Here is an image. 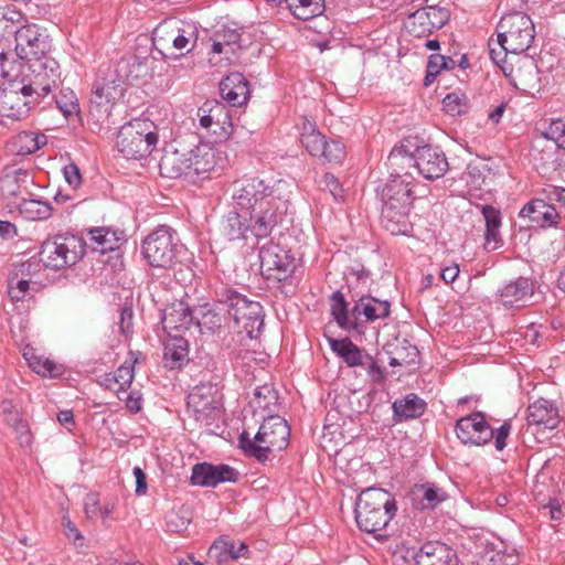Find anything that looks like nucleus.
<instances>
[{"label":"nucleus","mask_w":565,"mask_h":565,"mask_svg":"<svg viewBox=\"0 0 565 565\" xmlns=\"http://www.w3.org/2000/svg\"><path fill=\"white\" fill-rule=\"evenodd\" d=\"M216 164V151L210 143H201L192 149L169 145L163 149L159 161L163 178L178 179L210 172Z\"/></svg>","instance_id":"obj_1"},{"label":"nucleus","mask_w":565,"mask_h":565,"mask_svg":"<svg viewBox=\"0 0 565 565\" xmlns=\"http://www.w3.org/2000/svg\"><path fill=\"white\" fill-rule=\"evenodd\" d=\"M396 512V503L390 492L381 488H369L358 497L355 519L360 530L374 534L376 539L387 537L382 532Z\"/></svg>","instance_id":"obj_2"},{"label":"nucleus","mask_w":565,"mask_h":565,"mask_svg":"<svg viewBox=\"0 0 565 565\" xmlns=\"http://www.w3.org/2000/svg\"><path fill=\"white\" fill-rule=\"evenodd\" d=\"M218 306L234 321L238 333H245L249 339H256L264 328V309L258 301L231 288L218 290Z\"/></svg>","instance_id":"obj_3"},{"label":"nucleus","mask_w":565,"mask_h":565,"mask_svg":"<svg viewBox=\"0 0 565 565\" xmlns=\"http://www.w3.org/2000/svg\"><path fill=\"white\" fill-rule=\"evenodd\" d=\"M289 436L287 422L280 416H269L264 419L254 438L244 430L239 436V446L258 461H265L270 452L284 450L288 446Z\"/></svg>","instance_id":"obj_4"},{"label":"nucleus","mask_w":565,"mask_h":565,"mask_svg":"<svg viewBox=\"0 0 565 565\" xmlns=\"http://www.w3.org/2000/svg\"><path fill=\"white\" fill-rule=\"evenodd\" d=\"M158 141L157 125L146 118H136L119 129L116 146L124 157L137 160L149 156Z\"/></svg>","instance_id":"obj_5"},{"label":"nucleus","mask_w":565,"mask_h":565,"mask_svg":"<svg viewBox=\"0 0 565 565\" xmlns=\"http://www.w3.org/2000/svg\"><path fill=\"white\" fill-rule=\"evenodd\" d=\"M534 35L531 18L522 12H512L502 17L497 25V46L518 55L530 49Z\"/></svg>","instance_id":"obj_6"},{"label":"nucleus","mask_w":565,"mask_h":565,"mask_svg":"<svg viewBox=\"0 0 565 565\" xmlns=\"http://www.w3.org/2000/svg\"><path fill=\"white\" fill-rule=\"evenodd\" d=\"M85 254L82 237L63 233L49 236L41 246L40 260L50 268L63 269L75 265Z\"/></svg>","instance_id":"obj_7"},{"label":"nucleus","mask_w":565,"mask_h":565,"mask_svg":"<svg viewBox=\"0 0 565 565\" xmlns=\"http://www.w3.org/2000/svg\"><path fill=\"white\" fill-rule=\"evenodd\" d=\"M184 248L175 232L168 226H159L142 242V254L147 262L159 268H170L179 262Z\"/></svg>","instance_id":"obj_8"},{"label":"nucleus","mask_w":565,"mask_h":565,"mask_svg":"<svg viewBox=\"0 0 565 565\" xmlns=\"http://www.w3.org/2000/svg\"><path fill=\"white\" fill-rule=\"evenodd\" d=\"M398 158H407L409 161L414 159L418 172L427 180L444 177L449 168L444 151L431 145L417 147L415 153H412L405 145L396 146L390 152L388 160L394 163Z\"/></svg>","instance_id":"obj_9"},{"label":"nucleus","mask_w":565,"mask_h":565,"mask_svg":"<svg viewBox=\"0 0 565 565\" xmlns=\"http://www.w3.org/2000/svg\"><path fill=\"white\" fill-rule=\"evenodd\" d=\"M290 188L269 195L267 201L256 205L249 212L250 233L257 237H266L279 224L288 211Z\"/></svg>","instance_id":"obj_10"},{"label":"nucleus","mask_w":565,"mask_h":565,"mask_svg":"<svg viewBox=\"0 0 565 565\" xmlns=\"http://www.w3.org/2000/svg\"><path fill=\"white\" fill-rule=\"evenodd\" d=\"M60 81V66L54 58L44 57L25 62L21 82L32 95L38 97L39 102L41 97L47 96L52 89L56 88Z\"/></svg>","instance_id":"obj_11"},{"label":"nucleus","mask_w":565,"mask_h":565,"mask_svg":"<svg viewBox=\"0 0 565 565\" xmlns=\"http://www.w3.org/2000/svg\"><path fill=\"white\" fill-rule=\"evenodd\" d=\"M125 89L124 79L114 71L98 77L93 85L90 114L98 120L107 119L114 106L122 99Z\"/></svg>","instance_id":"obj_12"},{"label":"nucleus","mask_w":565,"mask_h":565,"mask_svg":"<svg viewBox=\"0 0 565 565\" xmlns=\"http://www.w3.org/2000/svg\"><path fill=\"white\" fill-rule=\"evenodd\" d=\"M289 188L290 184L284 180L270 185L259 178H245L234 183L232 198L237 206L250 212L256 205L267 201L269 195Z\"/></svg>","instance_id":"obj_13"},{"label":"nucleus","mask_w":565,"mask_h":565,"mask_svg":"<svg viewBox=\"0 0 565 565\" xmlns=\"http://www.w3.org/2000/svg\"><path fill=\"white\" fill-rule=\"evenodd\" d=\"M40 102L32 95L25 84L21 81H13L0 90V118L21 120Z\"/></svg>","instance_id":"obj_14"},{"label":"nucleus","mask_w":565,"mask_h":565,"mask_svg":"<svg viewBox=\"0 0 565 565\" xmlns=\"http://www.w3.org/2000/svg\"><path fill=\"white\" fill-rule=\"evenodd\" d=\"M262 274L277 281L288 279L296 269V259L279 244L271 241L259 248Z\"/></svg>","instance_id":"obj_15"},{"label":"nucleus","mask_w":565,"mask_h":565,"mask_svg":"<svg viewBox=\"0 0 565 565\" xmlns=\"http://www.w3.org/2000/svg\"><path fill=\"white\" fill-rule=\"evenodd\" d=\"M455 431L463 445L481 446L493 439V428L480 412L459 418Z\"/></svg>","instance_id":"obj_16"},{"label":"nucleus","mask_w":565,"mask_h":565,"mask_svg":"<svg viewBox=\"0 0 565 565\" xmlns=\"http://www.w3.org/2000/svg\"><path fill=\"white\" fill-rule=\"evenodd\" d=\"M413 180L414 178L409 173L392 177L383 189L382 206H391L394 210L409 212L414 200Z\"/></svg>","instance_id":"obj_17"},{"label":"nucleus","mask_w":565,"mask_h":565,"mask_svg":"<svg viewBox=\"0 0 565 565\" xmlns=\"http://www.w3.org/2000/svg\"><path fill=\"white\" fill-rule=\"evenodd\" d=\"M407 556L415 565H459L457 553L439 541H429L418 548H408Z\"/></svg>","instance_id":"obj_18"},{"label":"nucleus","mask_w":565,"mask_h":565,"mask_svg":"<svg viewBox=\"0 0 565 565\" xmlns=\"http://www.w3.org/2000/svg\"><path fill=\"white\" fill-rule=\"evenodd\" d=\"M15 52L22 62L47 57L49 43L35 25H25L15 33Z\"/></svg>","instance_id":"obj_19"},{"label":"nucleus","mask_w":565,"mask_h":565,"mask_svg":"<svg viewBox=\"0 0 565 565\" xmlns=\"http://www.w3.org/2000/svg\"><path fill=\"white\" fill-rule=\"evenodd\" d=\"M238 477L239 472L228 465L201 462L193 467L191 481L196 486L214 488L223 482H236Z\"/></svg>","instance_id":"obj_20"},{"label":"nucleus","mask_w":565,"mask_h":565,"mask_svg":"<svg viewBox=\"0 0 565 565\" xmlns=\"http://www.w3.org/2000/svg\"><path fill=\"white\" fill-rule=\"evenodd\" d=\"M501 70L515 88L527 94L540 90L539 68L533 60L523 57L518 67L513 65L501 66Z\"/></svg>","instance_id":"obj_21"},{"label":"nucleus","mask_w":565,"mask_h":565,"mask_svg":"<svg viewBox=\"0 0 565 565\" xmlns=\"http://www.w3.org/2000/svg\"><path fill=\"white\" fill-rule=\"evenodd\" d=\"M449 13L446 9L429 6L415 11L411 17V31L417 36L433 33L441 29L448 21Z\"/></svg>","instance_id":"obj_22"},{"label":"nucleus","mask_w":565,"mask_h":565,"mask_svg":"<svg viewBox=\"0 0 565 565\" xmlns=\"http://www.w3.org/2000/svg\"><path fill=\"white\" fill-rule=\"evenodd\" d=\"M520 216L529 218L530 223L543 228L556 226L561 218L556 207L541 199L532 200L525 204L520 211Z\"/></svg>","instance_id":"obj_23"},{"label":"nucleus","mask_w":565,"mask_h":565,"mask_svg":"<svg viewBox=\"0 0 565 565\" xmlns=\"http://www.w3.org/2000/svg\"><path fill=\"white\" fill-rule=\"evenodd\" d=\"M192 322V311L183 301L173 302L163 311L162 326L169 335L181 334L191 327Z\"/></svg>","instance_id":"obj_24"},{"label":"nucleus","mask_w":565,"mask_h":565,"mask_svg":"<svg viewBox=\"0 0 565 565\" xmlns=\"http://www.w3.org/2000/svg\"><path fill=\"white\" fill-rule=\"evenodd\" d=\"M222 97L232 106L239 107L249 98L248 82L242 73L234 72L220 83Z\"/></svg>","instance_id":"obj_25"},{"label":"nucleus","mask_w":565,"mask_h":565,"mask_svg":"<svg viewBox=\"0 0 565 565\" xmlns=\"http://www.w3.org/2000/svg\"><path fill=\"white\" fill-rule=\"evenodd\" d=\"M533 295L532 282L524 277L510 281L498 289V299L504 306H519Z\"/></svg>","instance_id":"obj_26"},{"label":"nucleus","mask_w":565,"mask_h":565,"mask_svg":"<svg viewBox=\"0 0 565 565\" xmlns=\"http://www.w3.org/2000/svg\"><path fill=\"white\" fill-rule=\"evenodd\" d=\"M527 423L554 429L559 423L558 411L550 401L540 398L529 406Z\"/></svg>","instance_id":"obj_27"},{"label":"nucleus","mask_w":565,"mask_h":565,"mask_svg":"<svg viewBox=\"0 0 565 565\" xmlns=\"http://www.w3.org/2000/svg\"><path fill=\"white\" fill-rule=\"evenodd\" d=\"M26 170L17 167H6L0 177V193L3 198H15L26 189L30 182Z\"/></svg>","instance_id":"obj_28"},{"label":"nucleus","mask_w":565,"mask_h":565,"mask_svg":"<svg viewBox=\"0 0 565 565\" xmlns=\"http://www.w3.org/2000/svg\"><path fill=\"white\" fill-rule=\"evenodd\" d=\"M47 142L46 136L35 131H21L8 143L10 152L17 156L31 154Z\"/></svg>","instance_id":"obj_29"},{"label":"nucleus","mask_w":565,"mask_h":565,"mask_svg":"<svg viewBox=\"0 0 565 565\" xmlns=\"http://www.w3.org/2000/svg\"><path fill=\"white\" fill-rule=\"evenodd\" d=\"M426 402L416 394H408L397 398L392 407L395 422H403L420 417L426 411Z\"/></svg>","instance_id":"obj_30"},{"label":"nucleus","mask_w":565,"mask_h":565,"mask_svg":"<svg viewBox=\"0 0 565 565\" xmlns=\"http://www.w3.org/2000/svg\"><path fill=\"white\" fill-rule=\"evenodd\" d=\"M180 21H164L153 31L152 42L154 49L166 57L174 56L173 38L177 35Z\"/></svg>","instance_id":"obj_31"},{"label":"nucleus","mask_w":565,"mask_h":565,"mask_svg":"<svg viewBox=\"0 0 565 565\" xmlns=\"http://www.w3.org/2000/svg\"><path fill=\"white\" fill-rule=\"evenodd\" d=\"M481 213L486 222L484 247L488 250H494L499 248L502 243L500 235L501 213L491 205H483Z\"/></svg>","instance_id":"obj_32"},{"label":"nucleus","mask_w":565,"mask_h":565,"mask_svg":"<svg viewBox=\"0 0 565 565\" xmlns=\"http://www.w3.org/2000/svg\"><path fill=\"white\" fill-rule=\"evenodd\" d=\"M189 343L181 334H171L164 343L163 358L170 369H179L188 361Z\"/></svg>","instance_id":"obj_33"},{"label":"nucleus","mask_w":565,"mask_h":565,"mask_svg":"<svg viewBox=\"0 0 565 565\" xmlns=\"http://www.w3.org/2000/svg\"><path fill=\"white\" fill-rule=\"evenodd\" d=\"M408 214L407 211L382 206L381 224L392 235H406L412 230Z\"/></svg>","instance_id":"obj_34"},{"label":"nucleus","mask_w":565,"mask_h":565,"mask_svg":"<svg viewBox=\"0 0 565 565\" xmlns=\"http://www.w3.org/2000/svg\"><path fill=\"white\" fill-rule=\"evenodd\" d=\"M355 319L364 316L366 321L384 319L390 316V303L373 297H362L353 307Z\"/></svg>","instance_id":"obj_35"},{"label":"nucleus","mask_w":565,"mask_h":565,"mask_svg":"<svg viewBox=\"0 0 565 565\" xmlns=\"http://www.w3.org/2000/svg\"><path fill=\"white\" fill-rule=\"evenodd\" d=\"M239 40L241 34L237 30L223 28L213 36L212 53L224 54L226 60H231V56L236 53V46L239 47Z\"/></svg>","instance_id":"obj_36"},{"label":"nucleus","mask_w":565,"mask_h":565,"mask_svg":"<svg viewBox=\"0 0 565 565\" xmlns=\"http://www.w3.org/2000/svg\"><path fill=\"white\" fill-rule=\"evenodd\" d=\"M329 344L332 351L335 352L350 367L360 366L367 354L348 338L341 340L329 338Z\"/></svg>","instance_id":"obj_37"},{"label":"nucleus","mask_w":565,"mask_h":565,"mask_svg":"<svg viewBox=\"0 0 565 565\" xmlns=\"http://www.w3.org/2000/svg\"><path fill=\"white\" fill-rule=\"evenodd\" d=\"M247 553L248 546L244 542L236 544L235 542L215 541L210 548V555L215 557L220 564L228 559L236 561L246 556Z\"/></svg>","instance_id":"obj_38"},{"label":"nucleus","mask_w":565,"mask_h":565,"mask_svg":"<svg viewBox=\"0 0 565 565\" xmlns=\"http://www.w3.org/2000/svg\"><path fill=\"white\" fill-rule=\"evenodd\" d=\"M90 239L96 244L95 249L100 253L111 252L118 248L119 242L124 238L122 231H115L109 227H95L89 231Z\"/></svg>","instance_id":"obj_39"},{"label":"nucleus","mask_w":565,"mask_h":565,"mask_svg":"<svg viewBox=\"0 0 565 565\" xmlns=\"http://www.w3.org/2000/svg\"><path fill=\"white\" fill-rule=\"evenodd\" d=\"M23 358L28 362L29 366L43 377H56L63 372L62 365L54 363L47 358L38 355L32 349L26 348L23 352Z\"/></svg>","instance_id":"obj_40"},{"label":"nucleus","mask_w":565,"mask_h":565,"mask_svg":"<svg viewBox=\"0 0 565 565\" xmlns=\"http://www.w3.org/2000/svg\"><path fill=\"white\" fill-rule=\"evenodd\" d=\"M248 231L250 223L246 224L236 211H230L222 220L221 232L230 241L245 239Z\"/></svg>","instance_id":"obj_41"},{"label":"nucleus","mask_w":565,"mask_h":565,"mask_svg":"<svg viewBox=\"0 0 565 565\" xmlns=\"http://www.w3.org/2000/svg\"><path fill=\"white\" fill-rule=\"evenodd\" d=\"M326 137L321 135L316 125L305 119L301 125L300 142L311 156H318L323 150Z\"/></svg>","instance_id":"obj_42"},{"label":"nucleus","mask_w":565,"mask_h":565,"mask_svg":"<svg viewBox=\"0 0 565 565\" xmlns=\"http://www.w3.org/2000/svg\"><path fill=\"white\" fill-rule=\"evenodd\" d=\"M32 264L23 263L18 270L13 273L8 280V295L12 301H21L25 298L30 289V279L19 278V273L24 275L29 273Z\"/></svg>","instance_id":"obj_43"},{"label":"nucleus","mask_w":565,"mask_h":565,"mask_svg":"<svg viewBox=\"0 0 565 565\" xmlns=\"http://www.w3.org/2000/svg\"><path fill=\"white\" fill-rule=\"evenodd\" d=\"M19 212L28 221H43L51 216L52 206L42 200H22L19 204Z\"/></svg>","instance_id":"obj_44"},{"label":"nucleus","mask_w":565,"mask_h":565,"mask_svg":"<svg viewBox=\"0 0 565 565\" xmlns=\"http://www.w3.org/2000/svg\"><path fill=\"white\" fill-rule=\"evenodd\" d=\"M200 125L205 129H211L213 124L220 119L227 118L226 106L217 100H206L198 110Z\"/></svg>","instance_id":"obj_45"},{"label":"nucleus","mask_w":565,"mask_h":565,"mask_svg":"<svg viewBox=\"0 0 565 565\" xmlns=\"http://www.w3.org/2000/svg\"><path fill=\"white\" fill-rule=\"evenodd\" d=\"M289 10L299 20H309L323 11V0H285Z\"/></svg>","instance_id":"obj_46"},{"label":"nucleus","mask_w":565,"mask_h":565,"mask_svg":"<svg viewBox=\"0 0 565 565\" xmlns=\"http://www.w3.org/2000/svg\"><path fill=\"white\" fill-rule=\"evenodd\" d=\"M198 41V30L192 23L181 22L179 24L177 35L173 38V51L191 52Z\"/></svg>","instance_id":"obj_47"},{"label":"nucleus","mask_w":565,"mask_h":565,"mask_svg":"<svg viewBox=\"0 0 565 565\" xmlns=\"http://www.w3.org/2000/svg\"><path fill=\"white\" fill-rule=\"evenodd\" d=\"M331 315L341 329L347 331L355 329L356 322L349 319L348 303L340 291H335L331 296Z\"/></svg>","instance_id":"obj_48"},{"label":"nucleus","mask_w":565,"mask_h":565,"mask_svg":"<svg viewBox=\"0 0 565 565\" xmlns=\"http://www.w3.org/2000/svg\"><path fill=\"white\" fill-rule=\"evenodd\" d=\"M188 407L193 411L198 420L211 417L215 409L213 398L211 396H204L201 390L198 388L189 394Z\"/></svg>","instance_id":"obj_49"},{"label":"nucleus","mask_w":565,"mask_h":565,"mask_svg":"<svg viewBox=\"0 0 565 565\" xmlns=\"http://www.w3.org/2000/svg\"><path fill=\"white\" fill-rule=\"evenodd\" d=\"M218 296V292L216 294ZM226 310H221L218 301L215 308L206 309L202 312L201 319L198 321V327L201 331L206 330L213 332L223 326L226 320Z\"/></svg>","instance_id":"obj_50"},{"label":"nucleus","mask_w":565,"mask_h":565,"mask_svg":"<svg viewBox=\"0 0 565 565\" xmlns=\"http://www.w3.org/2000/svg\"><path fill=\"white\" fill-rule=\"evenodd\" d=\"M519 556L515 550H489L487 551L480 562L479 565H518Z\"/></svg>","instance_id":"obj_51"},{"label":"nucleus","mask_w":565,"mask_h":565,"mask_svg":"<svg viewBox=\"0 0 565 565\" xmlns=\"http://www.w3.org/2000/svg\"><path fill=\"white\" fill-rule=\"evenodd\" d=\"M416 492L423 498V508L434 509L446 500L447 493L433 483H425L417 487Z\"/></svg>","instance_id":"obj_52"},{"label":"nucleus","mask_w":565,"mask_h":565,"mask_svg":"<svg viewBox=\"0 0 565 565\" xmlns=\"http://www.w3.org/2000/svg\"><path fill=\"white\" fill-rule=\"evenodd\" d=\"M57 108L67 117L78 111V103L74 92L70 88L62 89L54 97Z\"/></svg>","instance_id":"obj_53"},{"label":"nucleus","mask_w":565,"mask_h":565,"mask_svg":"<svg viewBox=\"0 0 565 565\" xmlns=\"http://www.w3.org/2000/svg\"><path fill=\"white\" fill-rule=\"evenodd\" d=\"M25 62L9 60L6 53L3 58V73L0 75V79L7 81V85L13 83V81H21L22 73L24 72Z\"/></svg>","instance_id":"obj_54"},{"label":"nucleus","mask_w":565,"mask_h":565,"mask_svg":"<svg viewBox=\"0 0 565 565\" xmlns=\"http://www.w3.org/2000/svg\"><path fill=\"white\" fill-rule=\"evenodd\" d=\"M190 515L186 509L171 511L167 516V527L170 532L181 533L188 529L190 524Z\"/></svg>","instance_id":"obj_55"},{"label":"nucleus","mask_w":565,"mask_h":565,"mask_svg":"<svg viewBox=\"0 0 565 565\" xmlns=\"http://www.w3.org/2000/svg\"><path fill=\"white\" fill-rule=\"evenodd\" d=\"M135 360L125 361L114 373L116 377V383L119 386L120 392H126L127 388L130 387L134 377H135V370H134V363Z\"/></svg>","instance_id":"obj_56"},{"label":"nucleus","mask_w":565,"mask_h":565,"mask_svg":"<svg viewBox=\"0 0 565 565\" xmlns=\"http://www.w3.org/2000/svg\"><path fill=\"white\" fill-rule=\"evenodd\" d=\"M276 402L277 394L270 385H264L255 390L253 403L257 407L268 409Z\"/></svg>","instance_id":"obj_57"},{"label":"nucleus","mask_w":565,"mask_h":565,"mask_svg":"<svg viewBox=\"0 0 565 565\" xmlns=\"http://www.w3.org/2000/svg\"><path fill=\"white\" fill-rule=\"evenodd\" d=\"M345 156L344 146L340 141H324L323 150L319 157H323L328 162L340 163Z\"/></svg>","instance_id":"obj_58"},{"label":"nucleus","mask_w":565,"mask_h":565,"mask_svg":"<svg viewBox=\"0 0 565 565\" xmlns=\"http://www.w3.org/2000/svg\"><path fill=\"white\" fill-rule=\"evenodd\" d=\"M544 137L552 140L557 148L565 149V122L554 120L544 132Z\"/></svg>","instance_id":"obj_59"},{"label":"nucleus","mask_w":565,"mask_h":565,"mask_svg":"<svg viewBox=\"0 0 565 565\" xmlns=\"http://www.w3.org/2000/svg\"><path fill=\"white\" fill-rule=\"evenodd\" d=\"M214 136V142H222L226 140L232 134V122L231 117L227 114L226 119H220L213 124V127L209 129Z\"/></svg>","instance_id":"obj_60"},{"label":"nucleus","mask_w":565,"mask_h":565,"mask_svg":"<svg viewBox=\"0 0 565 565\" xmlns=\"http://www.w3.org/2000/svg\"><path fill=\"white\" fill-rule=\"evenodd\" d=\"M362 367H364L367 372V375L372 379V381L380 383L385 377L384 370L377 364L374 358L370 354H366L363 363H361Z\"/></svg>","instance_id":"obj_61"},{"label":"nucleus","mask_w":565,"mask_h":565,"mask_svg":"<svg viewBox=\"0 0 565 565\" xmlns=\"http://www.w3.org/2000/svg\"><path fill=\"white\" fill-rule=\"evenodd\" d=\"M443 106L445 111L451 116L460 115L465 113L466 109V104L462 103V99L455 93L448 94L444 98Z\"/></svg>","instance_id":"obj_62"},{"label":"nucleus","mask_w":565,"mask_h":565,"mask_svg":"<svg viewBox=\"0 0 565 565\" xmlns=\"http://www.w3.org/2000/svg\"><path fill=\"white\" fill-rule=\"evenodd\" d=\"M428 65L430 70H434L435 73L439 74L441 70H451L455 67V61L441 54H433L429 56Z\"/></svg>","instance_id":"obj_63"},{"label":"nucleus","mask_w":565,"mask_h":565,"mask_svg":"<svg viewBox=\"0 0 565 565\" xmlns=\"http://www.w3.org/2000/svg\"><path fill=\"white\" fill-rule=\"evenodd\" d=\"M511 431L510 420H505L497 430L493 429L495 449L501 451L507 447V438Z\"/></svg>","instance_id":"obj_64"}]
</instances>
